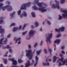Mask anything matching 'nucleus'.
I'll use <instances>...</instances> for the list:
<instances>
[{
	"mask_svg": "<svg viewBox=\"0 0 67 67\" xmlns=\"http://www.w3.org/2000/svg\"><path fill=\"white\" fill-rule=\"evenodd\" d=\"M39 0H35V1H34V2H35L36 3H37V4L38 5V6L42 8H39L38 9L40 11H41L42 13H44L45 12L47 11V10L46 9H44L46 7H47V5L45 3H44L43 5L44 6H45L44 7H43V6L42 5L43 4V3H39Z\"/></svg>",
	"mask_w": 67,
	"mask_h": 67,
	"instance_id": "nucleus-1",
	"label": "nucleus"
},
{
	"mask_svg": "<svg viewBox=\"0 0 67 67\" xmlns=\"http://www.w3.org/2000/svg\"><path fill=\"white\" fill-rule=\"evenodd\" d=\"M26 52L27 53L26 54V56L27 57L29 58V60H31L32 59L33 57V54H32V51L31 49L29 50H26Z\"/></svg>",
	"mask_w": 67,
	"mask_h": 67,
	"instance_id": "nucleus-2",
	"label": "nucleus"
},
{
	"mask_svg": "<svg viewBox=\"0 0 67 67\" xmlns=\"http://www.w3.org/2000/svg\"><path fill=\"white\" fill-rule=\"evenodd\" d=\"M31 4V3L29 2L28 3L26 4H23L21 7L20 10H26V7H28L30 6Z\"/></svg>",
	"mask_w": 67,
	"mask_h": 67,
	"instance_id": "nucleus-3",
	"label": "nucleus"
},
{
	"mask_svg": "<svg viewBox=\"0 0 67 67\" xmlns=\"http://www.w3.org/2000/svg\"><path fill=\"white\" fill-rule=\"evenodd\" d=\"M7 9L8 11H11L12 10V6H11L9 5H7L4 7H3L2 8V10L4 11L5 9Z\"/></svg>",
	"mask_w": 67,
	"mask_h": 67,
	"instance_id": "nucleus-4",
	"label": "nucleus"
},
{
	"mask_svg": "<svg viewBox=\"0 0 67 67\" xmlns=\"http://www.w3.org/2000/svg\"><path fill=\"white\" fill-rule=\"evenodd\" d=\"M55 2L56 4H57V5L56 4H53V5H52V8L53 9H56V8L58 9H59L60 8V7H59V2L56 0L55 1Z\"/></svg>",
	"mask_w": 67,
	"mask_h": 67,
	"instance_id": "nucleus-5",
	"label": "nucleus"
},
{
	"mask_svg": "<svg viewBox=\"0 0 67 67\" xmlns=\"http://www.w3.org/2000/svg\"><path fill=\"white\" fill-rule=\"evenodd\" d=\"M53 34L52 33H51L50 34L48 37H46V42L47 43V44H48V41L49 42V44H50L51 43V41H50L51 38L52 37Z\"/></svg>",
	"mask_w": 67,
	"mask_h": 67,
	"instance_id": "nucleus-6",
	"label": "nucleus"
},
{
	"mask_svg": "<svg viewBox=\"0 0 67 67\" xmlns=\"http://www.w3.org/2000/svg\"><path fill=\"white\" fill-rule=\"evenodd\" d=\"M64 58L63 57H62L61 58L59 59V61L62 62L63 65H64L66 63H67V58L66 59H64V61H63Z\"/></svg>",
	"mask_w": 67,
	"mask_h": 67,
	"instance_id": "nucleus-7",
	"label": "nucleus"
},
{
	"mask_svg": "<svg viewBox=\"0 0 67 67\" xmlns=\"http://www.w3.org/2000/svg\"><path fill=\"white\" fill-rule=\"evenodd\" d=\"M21 25L19 26V27H14L13 28V32H15L18 30H21Z\"/></svg>",
	"mask_w": 67,
	"mask_h": 67,
	"instance_id": "nucleus-8",
	"label": "nucleus"
},
{
	"mask_svg": "<svg viewBox=\"0 0 67 67\" xmlns=\"http://www.w3.org/2000/svg\"><path fill=\"white\" fill-rule=\"evenodd\" d=\"M35 32L34 30H31L29 32V35L31 36L34 35Z\"/></svg>",
	"mask_w": 67,
	"mask_h": 67,
	"instance_id": "nucleus-9",
	"label": "nucleus"
},
{
	"mask_svg": "<svg viewBox=\"0 0 67 67\" xmlns=\"http://www.w3.org/2000/svg\"><path fill=\"white\" fill-rule=\"evenodd\" d=\"M2 27V26H0V33L3 34L4 33V29H1Z\"/></svg>",
	"mask_w": 67,
	"mask_h": 67,
	"instance_id": "nucleus-10",
	"label": "nucleus"
},
{
	"mask_svg": "<svg viewBox=\"0 0 67 67\" xmlns=\"http://www.w3.org/2000/svg\"><path fill=\"white\" fill-rule=\"evenodd\" d=\"M58 58V57H56L55 55L53 57V63H55V62L56 61L57 59Z\"/></svg>",
	"mask_w": 67,
	"mask_h": 67,
	"instance_id": "nucleus-11",
	"label": "nucleus"
},
{
	"mask_svg": "<svg viewBox=\"0 0 67 67\" xmlns=\"http://www.w3.org/2000/svg\"><path fill=\"white\" fill-rule=\"evenodd\" d=\"M60 42V40L59 39L56 40H55L54 41V43H57V44H59Z\"/></svg>",
	"mask_w": 67,
	"mask_h": 67,
	"instance_id": "nucleus-12",
	"label": "nucleus"
},
{
	"mask_svg": "<svg viewBox=\"0 0 67 67\" xmlns=\"http://www.w3.org/2000/svg\"><path fill=\"white\" fill-rule=\"evenodd\" d=\"M35 58H36V63H35V64H34V66H36L37 65V63H38L37 61H38V59H39L38 58L37 56H36Z\"/></svg>",
	"mask_w": 67,
	"mask_h": 67,
	"instance_id": "nucleus-13",
	"label": "nucleus"
},
{
	"mask_svg": "<svg viewBox=\"0 0 67 67\" xmlns=\"http://www.w3.org/2000/svg\"><path fill=\"white\" fill-rule=\"evenodd\" d=\"M60 10H61V12L65 14L67 13V10H64V9L63 8H61L60 9Z\"/></svg>",
	"mask_w": 67,
	"mask_h": 67,
	"instance_id": "nucleus-14",
	"label": "nucleus"
},
{
	"mask_svg": "<svg viewBox=\"0 0 67 67\" xmlns=\"http://www.w3.org/2000/svg\"><path fill=\"white\" fill-rule=\"evenodd\" d=\"M59 29L60 30V31H61V32H63L64 31L65 28L64 27H62L61 28H59Z\"/></svg>",
	"mask_w": 67,
	"mask_h": 67,
	"instance_id": "nucleus-15",
	"label": "nucleus"
},
{
	"mask_svg": "<svg viewBox=\"0 0 67 67\" xmlns=\"http://www.w3.org/2000/svg\"><path fill=\"white\" fill-rule=\"evenodd\" d=\"M42 51V49H40L39 51H37L36 52V53H37V56H38L40 54L41 52Z\"/></svg>",
	"mask_w": 67,
	"mask_h": 67,
	"instance_id": "nucleus-16",
	"label": "nucleus"
},
{
	"mask_svg": "<svg viewBox=\"0 0 67 67\" xmlns=\"http://www.w3.org/2000/svg\"><path fill=\"white\" fill-rule=\"evenodd\" d=\"M13 62V65H16L18 63L16 60H15Z\"/></svg>",
	"mask_w": 67,
	"mask_h": 67,
	"instance_id": "nucleus-17",
	"label": "nucleus"
},
{
	"mask_svg": "<svg viewBox=\"0 0 67 67\" xmlns=\"http://www.w3.org/2000/svg\"><path fill=\"white\" fill-rule=\"evenodd\" d=\"M62 16L64 18H65V17L67 18V13L65 14H62Z\"/></svg>",
	"mask_w": 67,
	"mask_h": 67,
	"instance_id": "nucleus-18",
	"label": "nucleus"
},
{
	"mask_svg": "<svg viewBox=\"0 0 67 67\" xmlns=\"http://www.w3.org/2000/svg\"><path fill=\"white\" fill-rule=\"evenodd\" d=\"M5 39L4 37H3L2 39H1L0 40V44H2L3 41Z\"/></svg>",
	"mask_w": 67,
	"mask_h": 67,
	"instance_id": "nucleus-19",
	"label": "nucleus"
},
{
	"mask_svg": "<svg viewBox=\"0 0 67 67\" xmlns=\"http://www.w3.org/2000/svg\"><path fill=\"white\" fill-rule=\"evenodd\" d=\"M33 9L34 10H38V8H37V7L35 5L33 7Z\"/></svg>",
	"mask_w": 67,
	"mask_h": 67,
	"instance_id": "nucleus-20",
	"label": "nucleus"
},
{
	"mask_svg": "<svg viewBox=\"0 0 67 67\" xmlns=\"http://www.w3.org/2000/svg\"><path fill=\"white\" fill-rule=\"evenodd\" d=\"M31 15L33 17H35L36 16L35 15V13L34 12H32L31 13Z\"/></svg>",
	"mask_w": 67,
	"mask_h": 67,
	"instance_id": "nucleus-21",
	"label": "nucleus"
},
{
	"mask_svg": "<svg viewBox=\"0 0 67 67\" xmlns=\"http://www.w3.org/2000/svg\"><path fill=\"white\" fill-rule=\"evenodd\" d=\"M23 61H22L21 59H19L18 60V62L19 63H21L23 62Z\"/></svg>",
	"mask_w": 67,
	"mask_h": 67,
	"instance_id": "nucleus-22",
	"label": "nucleus"
},
{
	"mask_svg": "<svg viewBox=\"0 0 67 67\" xmlns=\"http://www.w3.org/2000/svg\"><path fill=\"white\" fill-rule=\"evenodd\" d=\"M35 27H37L39 26V24L38 22H35Z\"/></svg>",
	"mask_w": 67,
	"mask_h": 67,
	"instance_id": "nucleus-23",
	"label": "nucleus"
},
{
	"mask_svg": "<svg viewBox=\"0 0 67 67\" xmlns=\"http://www.w3.org/2000/svg\"><path fill=\"white\" fill-rule=\"evenodd\" d=\"M15 14V12H14L13 13H11L10 14V15L11 16V18L12 17H13V15H14Z\"/></svg>",
	"mask_w": 67,
	"mask_h": 67,
	"instance_id": "nucleus-24",
	"label": "nucleus"
},
{
	"mask_svg": "<svg viewBox=\"0 0 67 67\" xmlns=\"http://www.w3.org/2000/svg\"><path fill=\"white\" fill-rule=\"evenodd\" d=\"M3 61H4V63L5 64H7V62H8V60H7V59H2Z\"/></svg>",
	"mask_w": 67,
	"mask_h": 67,
	"instance_id": "nucleus-25",
	"label": "nucleus"
},
{
	"mask_svg": "<svg viewBox=\"0 0 67 67\" xmlns=\"http://www.w3.org/2000/svg\"><path fill=\"white\" fill-rule=\"evenodd\" d=\"M8 60H9L13 62L15 61V60H14V58L12 59L8 58Z\"/></svg>",
	"mask_w": 67,
	"mask_h": 67,
	"instance_id": "nucleus-26",
	"label": "nucleus"
},
{
	"mask_svg": "<svg viewBox=\"0 0 67 67\" xmlns=\"http://www.w3.org/2000/svg\"><path fill=\"white\" fill-rule=\"evenodd\" d=\"M65 2V0H61L60 1V3H61V4H63Z\"/></svg>",
	"mask_w": 67,
	"mask_h": 67,
	"instance_id": "nucleus-27",
	"label": "nucleus"
},
{
	"mask_svg": "<svg viewBox=\"0 0 67 67\" xmlns=\"http://www.w3.org/2000/svg\"><path fill=\"white\" fill-rule=\"evenodd\" d=\"M21 39V38L20 37H19L17 39H16L15 40V43H16L18 42V41H20V40Z\"/></svg>",
	"mask_w": 67,
	"mask_h": 67,
	"instance_id": "nucleus-28",
	"label": "nucleus"
},
{
	"mask_svg": "<svg viewBox=\"0 0 67 67\" xmlns=\"http://www.w3.org/2000/svg\"><path fill=\"white\" fill-rule=\"evenodd\" d=\"M48 50L49 52H50V55L52 56V54L51 52H52V50L50 48H49Z\"/></svg>",
	"mask_w": 67,
	"mask_h": 67,
	"instance_id": "nucleus-29",
	"label": "nucleus"
},
{
	"mask_svg": "<svg viewBox=\"0 0 67 67\" xmlns=\"http://www.w3.org/2000/svg\"><path fill=\"white\" fill-rule=\"evenodd\" d=\"M24 14H23V15L25 17H26L27 16V14L25 12V11H24Z\"/></svg>",
	"mask_w": 67,
	"mask_h": 67,
	"instance_id": "nucleus-30",
	"label": "nucleus"
},
{
	"mask_svg": "<svg viewBox=\"0 0 67 67\" xmlns=\"http://www.w3.org/2000/svg\"><path fill=\"white\" fill-rule=\"evenodd\" d=\"M27 62H28V63H26V65H31L30 64V61L29 60H27Z\"/></svg>",
	"mask_w": 67,
	"mask_h": 67,
	"instance_id": "nucleus-31",
	"label": "nucleus"
},
{
	"mask_svg": "<svg viewBox=\"0 0 67 67\" xmlns=\"http://www.w3.org/2000/svg\"><path fill=\"white\" fill-rule=\"evenodd\" d=\"M7 41V38H6L5 40L3 41V42H4L5 44H6Z\"/></svg>",
	"mask_w": 67,
	"mask_h": 67,
	"instance_id": "nucleus-32",
	"label": "nucleus"
},
{
	"mask_svg": "<svg viewBox=\"0 0 67 67\" xmlns=\"http://www.w3.org/2000/svg\"><path fill=\"white\" fill-rule=\"evenodd\" d=\"M59 18H58V19L59 20H60V19H62L63 18L62 16H61L60 14H59Z\"/></svg>",
	"mask_w": 67,
	"mask_h": 67,
	"instance_id": "nucleus-33",
	"label": "nucleus"
},
{
	"mask_svg": "<svg viewBox=\"0 0 67 67\" xmlns=\"http://www.w3.org/2000/svg\"><path fill=\"white\" fill-rule=\"evenodd\" d=\"M55 31L56 32H60V30L59 29H57V28H55Z\"/></svg>",
	"mask_w": 67,
	"mask_h": 67,
	"instance_id": "nucleus-34",
	"label": "nucleus"
},
{
	"mask_svg": "<svg viewBox=\"0 0 67 67\" xmlns=\"http://www.w3.org/2000/svg\"><path fill=\"white\" fill-rule=\"evenodd\" d=\"M21 10H19L18 12V15H20V14H21Z\"/></svg>",
	"mask_w": 67,
	"mask_h": 67,
	"instance_id": "nucleus-35",
	"label": "nucleus"
},
{
	"mask_svg": "<svg viewBox=\"0 0 67 67\" xmlns=\"http://www.w3.org/2000/svg\"><path fill=\"white\" fill-rule=\"evenodd\" d=\"M29 36V35H28L27 36V37L26 38V39L27 40H30V38H31V36L30 37H29V38H28V37Z\"/></svg>",
	"mask_w": 67,
	"mask_h": 67,
	"instance_id": "nucleus-36",
	"label": "nucleus"
},
{
	"mask_svg": "<svg viewBox=\"0 0 67 67\" xmlns=\"http://www.w3.org/2000/svg\"><path fill=\"white\" fill-rule=\"evenodd\" d=\"M15 23H13L11 24L10 27H11L12 26H15Z\"/></svg>",
	"mask_w": 67,
	"mask_h": 67,
	"instance_id": "nucleus-37",
	"label": "nucleus"
},
{
	"mask_svg": "<svg viewBox=\"0 0 67 67\" xmlns=\"http://www.w3.org/2000/svg\"><path fill=\"white\" fill-rule=\"evenodd\" d=\"M61 34H58V36H57L56 37L57 38L60 37L61 36Z\"/></svg>",
	"mask_w": 67,
	"mask_h": 67,
	"instance_id": "nucleus-38",
	"label": "nucleus"
},
{
	"mask_svg": "<svg viewBox=\"0 0 67 67\" xmlns=\"http://www.w3.org/2000/svg\"><path fill=\"white\" fill-rule=\"evenodd\" d=\"M4 5L2 3H0V8L2 7Z\"/></svg>",
	"mask_w": 67,
	"mask_h": 67,
	"instance_id": "nucleus-39",
	"label": "nucleus"
},
{
	"mask_svg": "<svg viewBox=\"0 0 67 67\" xmlns=\"http://www.w3.org/2000/svg\"><path fill=\"white\" fill-rule=\"evenodd\" d=\"M26 24H24V26H23V29H22L23 30H24V29L25 27H26Z\"/></svg>",
	"mask_w": 67,
	"mask_h": 67,
	"instance_id": "nucleus-40",
	"label": "nucleus"
},
{
	"mask_svg": "<svg viewBox=\"0 0 67 67\" xmlns=\"http://www.w3.org/2000/svg\"><path fill=\"white\" fill-rule=\"evenodd\" d=\"M32 62L31 63V65H32L33 64H34V60L32 59Z\"/></svg>",
	"mask_w": 67,
	"mask_h": 67,
	"instance_id": "nucleus-41",
	"label": "nucleus"
},
{
	"mask_svg": "<svg viewBox=\"0 0 67 67\" xmlns=\"http://www.w3.org/2000/svg\"><path fill=\"white\" fill-rule=\"evenodd\" d=\"M27 32V31L23 32L22 34V35H25Z\"/></svg>",
	"mask_w": 67,
	"mask_h": 67,
	"instance_id": "nucleus-42",
	"label": "nucleus"
},
{
	"mask_svg": "<svg viewBox=\"0 0 67 67\" xmlns=\"http://www.w3.org/2000/svg\"><path fill=\"white\" fill-rule=\"evenodd\" d=\"M44 52L46 54L47 53V51L46 50V49H44Z\"/></svg>",
	"mask_w": 67,
	"mask_h": 67,
	"instance_id": "nucleus-43",
	"label": "nucleus"
},
{
	"mask_svg": "<svg viewBox=\"0 0 67 67\" xmlns=\"http://www.w3.org/2000/svg\"><path fill=\"white\" fill-rule=\"evenodd\" d=\"M4 22V21L3 20H0V24H2V23Z\"/></svg>",
	"mask_w": 67,
	"mask_h": 67,
	"instance_id": "nucleus-44",
	"label": "nucleus"
},
{
	"mask_svg": "<svg viewBox=\"0 0 67 67\" xmlns=\"http://www.w3.org/2000/svg\"><path fill=\"white\" fill-rule=\"evenodd\" d=\"M47 23L49 25H50L51 24L50 22L49 21H47Z\"/></svg>",
	"mask_w": 67,
	"mask_h": 67,
	"instance_id": "nucleus-45",
	"label": "nucleus"
},
{
	"mask_svg": "<svg viewBox=\"0 0 67 67\" xmlns=\"http://www.w3.org/2000/svg\"><path fill=\"white\" fill-rule=\"evenodd\" d=\"M37 43H35V45H34V47H35V48L36 47V46H37Z\"/></svg>",
	"mask_w": 67,
	"mask_h": 67,
	"instance_id": "nucleus-46",
	"label": "nucleus"
},
{
	"mask_svg": "<svg viewBox=\"0 0 67 67\" xmlns=\"http://www.w3.org/2000/svg\"><path fill=\"white\" fill-rule=\"evenodd\" d=\"M11 36V34H9L7 36V38H9Z\"/></svg>",
	"mask_w": 67,
	"mask_h": 67,
	"instance_id": "nucleus-47",
	"label": "nucleus"
},
{
	"mask_svg": "<svg viewBox=\"0 0 67 67\" xmlns=\"http://www.w3.org/2000/svg\"><path fill=\"white\" fill-rule=\"evenodd\" d=\"M9 51L10 53H12V49H9Z\"/></svg>",
	"mask_w": 67,
	"mask_h": 67,
	"instance_id": "nucleus-48",
	"label": "nucleus"
},
{
	"mask_svg": "<svg viewBox=\"0 0 67 67\" xmlns=\"http://www.w3.org/2000/svg\"><path fill=\"white\" fill-rule=\"evenodd\" d=\"M47 65V64L46 63H43V65L44 66H46Z\"/></svg>",
	"mask_w": 67,
	"mask_h": 67,
	"instance_id": "nucleus-49",
	"label": "nucleus"
},
{
	"mask_svg": "<svg viewBox=\"0 0 67 67\" xmlns=\"http://www.w3.org/2000/svg\"><path fill=\"white\" fill-rule=\"evenodd\" d=\"M23 17V14L22 13L20 15V18H22Z\"/></svg>",
	"mask_w": 67,
	"mask_h": 67,
	"instance_id": "nucleus-50",
	"label": "nucleus"
},
{
	"mask_svg": "<svg viewBox=\"0 0 67 67\" xmlns=\"http://www.w3.org/2000/svg\"><path fill=\"white\" fill-rule=\"evenodd\" d=\"M62 65H63L61 63V62H59V66H60Z\"/></svg>",
	"mask_w": 67,
	"mask_h": 67,
	"instance_id": "nucleus-51",
	"label": "nucleus"
},
{
	"mask_svg": "<svg viewBox=\"0 0 67 67\" xmlns=\"http://www.w3.org/2000/svg\"><path fill=\"white\" fill-rule=\"evenodd\" d=\"M61 48L62 50H63L65 48V46H63L61 47Z\"/></svg>",
	"mask_w": 67,
	"mask_h": 67,
	"instance_id": "nucleus-52",
	"label": "nucleus"
},
{
	"mask_svg": "<svg viewBox=\"0 0 67 67\" xmlns=\"http://www.w3.org/2000/svg\"><path fill=\"white\" fill-rule=\"evenodd\" d=\"M6 48H7L8 49L9 48H10V46L9 45H7V47H6Z\"/></svg>",
	"mask_w": 67,
	"mask_h": 67,
	"instance_id": "nucleus-53",
	"label": "nucleus"
},
{
	"mask_svg": "<svg viewBox=\"0 0 67 67\" xmlns=\"http://www.w3.org/2000/svg\"><path fill=\"white\" fill-rule=\"evenodd\" d=\"M61 52L62 54H65V52L64 51H61Z\"/></svg>",
	"mask_w": 67,
	"mask_h": 67,
	"instance_id": "nucleus-54",
	"label": "nucleus"
},
{
	"mask_svg": "<svg viewBox=\"0 0 67 67\" xmlns=\"http://www.w3.org/2000/svg\"><path fill=\"white\" fill-rule=\"evenodd\" d=\"M59 56L60 57H62L63 56V55L62 54L60 53L59 54Z\"/></svg>",
	"mask_w": 67,
	"mask_h": 67,
	"instance_id": "nucleus-55",
	"label": "nucleus"
},
{
	"mask_svg": "<svg viewBox=\"0 0 67 67\" xmlns=\"http://www.w3.org/2000/svg\"><path fill=\"white\" fill-rule=\"evenodd\" d=\"M28 47L29 49H30L31 48V46L30 45V44H29L28 45Z\"/></svg>",
	"mask_w": 67,
	"mask_h": 67,
	"instance_id": "nucleus-56",
	"label": "nucleus"
},
{
	"mask_svg": "<svg viewBox=\"0 0 67 67\" xmlns=\"http://www.w3.org/2000/svg\"><path fill=\"white\" fill-rule=\"evenodd\" d=\"M31 29H34L35 28L34 26L33 25L31 26Z\"/></svg>",
	"mask_w": 67,
	"mask_h": 67,
	"instance_id": "nucleus-57",
	"label": "nucleus"
},
{
	"mask_svg": "<svg viewBox=\"0 0 67 67\" xmlns=\"http://www.w3.org/2000/svg\"><path fill=\"white\" fill-rule=\"evenodd\" d=\"M47 65H48V66H49V62H47Z\"/></svg>",
	"mask_w": 67,
	"mask_h": 67,
	"instance_id": "nucleus-58",
	"label": "nucleus"
},
{
	"mask_svg": "<svg viewBox=\"0 0 67 67\" xmlns=\"http://www.w3.org/2000/svg\"><path fill=\"white\" fill-rule=\"evenodd\" d=\"M4 17H1L0 18L1 19H4Z\"/></svg>",
	"mask_w": 67,
	"mask_h": 67,
	"instance_id": "nucleus-59",
	"label": "nucleus"
},
{
	"mask_svg": "<svg viewBox=\"0 0 67 67\" xmlns=\"http://www.w3.org/2000/svg\"><path fill=\"white\" fill-rule=\"evenodd\" d=\"M3 56L5 57H7L8 56V55L7 54H4L3 55Z\"/></svg>",
	"mask_w": 67,
	"mask_h": 67,
	"instance_id": "nucleus-60",
	"label": "nucleus"
},
{
	"mask_svg": "<svg viewBox=\"0 0 67 67\" xmlns=\"http://www.w3.org/2000/svg\"><path fill=\"white\" fill-rule=\"evenodd\" d=\"M11 67H19L18 66H13L12 65L11 66Z\"/></svg>",
	"mask_w": 67,
	"mask_h": 67,
	"instance_id": "nucleus-61",
	"label": "nucleus"
},
{
	"mask_svg": "<svg viewBox=\"0 0 67 67\" xmlns=\"http://www.w3.org/2000/svg\"><path fill=\"white\" fill-rule=\"evenodd\" d=\"M43 41H42L41 42V43H40V46H41L42 44V43H43Z\"/></svg>",
	"mask_w": 67,
	"mask_h": 67,
	"instance_id": "nucleus-62",
	"label": "nucleus"
},
{
	"mask_svg": "<svg viewBox=\"0 0 67 67\" xmlns=\"http://www.w3.org/2000/svg\"><path fill=\"white\" fill-rule=\"evenodd\" d=\"M8 4H10V2H9L8 1H7L6 2Z\"/></svg>",
	"mask_w": 67,
	"mask_h": 67,
	"instance_id": "nucleus-63",
	"label": "nucleus"
},
{
	"mask_svg": "<svg viewBox=\"0 0 67 67\" xmlns=\"http://www.w3.org/2000/svg\"><path fill=\"white\" fill-rule=\"evenodd\" d=\"M6 48V47H4L3 46L2 47V48H3V49H5Z\"/></svg>",
	"mask_w": 67,
	"mask_h": 67,
	"instance_id": "nucleus-64",
	"label": "nucleus"
}]
</instances>
